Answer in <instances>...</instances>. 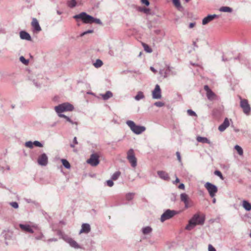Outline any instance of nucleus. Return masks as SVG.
Listing matches in <instances>:
<instances>
[{
    "mask_svg": "<svg viewBox=\"0 0 251 251\" xmlns=\"http://www.w3.org/2000/svg\"><path fill=\"white\" fill-rule=\"evenodd\" d=\"M20 60L25 65H27L29 61L27 59H25V58L23 56H21L20 57Z\"/></svg>",
    "mask_w": 251,
    "mask_h": 251,
    "instance_id": "58836bf2",
    "label": "nucleus"
},
{
    "mask_svg": "<svg viewBox=\"0 0 251 251\" xmlns=\"http://www.w3.org/2000/svg\"><path fill=\"white\" fill-rule=\"evenodd\" d=\"M213 17L214 19L216 18H218L219 17V15H216V14H213V15H211Z\"/></svg>",
    "mask_w": 251,
    "mask_h": 251,
    "instance_id": "338daca9",
    "label": "nucleus"
},
{
    "mask_svg": "<svg viewBox=\"0 0 251 251\" xmlns=\"http://www.w3.org/2000/svg\"><path fill=\"white\" fill-rule=\"evenodd\" d=\"M177 213V211L174 210L167 209L162 214L160 217L161 222L170 219Z\"/></svg>",
    "mask_w": 251,
    "mask_h": 251,
    "instance_id": "0eeeda50",
    "label": "nucleus"
},
{
    "mask_svg": "<svg viewBox=\"0 0 251 251\" xmlns=\"http://www.w3.org/2000/svg\"><path fill=\"white\" fill-rule=\"evenodd\" d=\"M210 17H209L208 15H207L206 17L204 18L202 20V24L203 25H205L207 24L208 23L211 22L210 19H209Z\"/></svg>",
    "mask_w": 251,
    "mask_h": 251,
    "instance_id": "72a5a7b5",
    "label": "nucleus"
},
{
    "mask_svg": "<svg viewBox=\"0 0 251 251\" xmlns=\"http://www.w3.org/2000/svg\"><path fill=\"white\" fill-rule=\"evenodd\" d=\"M154 105L157 107H161L164 105V103L161 101H156L154 103Z\"/></svg>",
    "mask_w": 251,
    "mask_h": 251,
    "instance_id": "a18cd8bd",
    "label": "nucleus"
},
{
    "mask_svg": "<svg viewBox=\"0 0 251 251\" xmlns=\"http://www.w3.org/2000/svg\"><path fill=\"white\" fill-rule=\"evenodd\" d=\"M100 95H101L102 99L104 100H107L109 99H110L113 97V94L110 91H107L104 94H100Z\"/></svg>",
    "mask_w": 251,
    "mask_h": 251,
    "instance_id": "412c9836",
    "label": "nucleus"
},
{
    "mask_svg": "<svg viewBox=\"0 0 251 251\" xmlns=\"http://www.w3.org/2000/svg\"><path fill=\"white\" fill-rule=\"evenodd\" d=\"M74 109V106L69 102H64L55 107V110L57 114L65 111H72Z\"/></svg>",
    "mask_w": 251,
    "mask_h": 251,
    "instance_id": "f03ea898",
    "label": "nucleus"
},
{
    "mask_svg": "<svg viewBox=\"0 0 251 251\" xmlns=\"http://www.w3.org/2000/svg\"><path fill=\"white\" fill-rule=\"evenodd\" d=\"M193 45L195 47L198 48V46L197 45L196 42L194 41L193 43Z\"/></svg>",
    "mask_w": 251,
    "mask_h": 251,
    "instance_id": "774afa93",
    "label": "nucleus"
},
{
    "mask_svg": "<svg viewBox=\"0 0 251 251\" xmlns=\"http://www.w3.org/2000/svg\"><path fill=\"white\" fill-rule=\"evenodd\" d=\"M208 251H216V250L211 244H209L208 245Z\"/></svg>",
    "mask_w": 251,
    "mask_h": 251,
    "instance_id": "864d4df0",
    "label": "nucleus"
},
{
    "mask_svg": "<svg viewBox=\"0 0 251 251\" xmlns=\"http://www.w3.org/2000/svg\"><path fill=\"white\" fill-rule=\"evenodd\" d=\"M206 96L208 99L211 100L213 99L215 96V94L211 90L210 91H208V92L206 93Z\"/></svg>",
    "mask_w": 251,
    "mask_h": 251,
    "instance_id": "c756f323",
    "label": "nucleus"
},
{
    "mask_svg": "<svg viewBox=\"0 0 251 251\" xmlns=\"http://www.w3.org/2000/svg\"><path fill=\"white\" fill-rule=\"evenodd\" d=\"M65 119L67 121H68L69 122H71V119L68 116H66V117L65 118Z\"/></svg>",
    "mask_w": 251,
    "mask_h": 251,
    "instance_id": "0e129e2a",
    "label": "nucleus"
},
{
    "mask_svg": "<svg viewBox=\"0 0 251 251\" xmlns=\"http://www.w3.org/2000/svg\"><path fill=\"white\" fill-rule=\"evenodd\" d=\"M126 123L130 127V129L136 134H140L146 130L145 126L136 125L132 121H127Z\"/></svg>",
    "mask_w": 251,
    "mask_h": 251,
    "instance_id": "7ed1b4c3",
    "label": "nucleus"
},
{
    "mask_svg": "<svg viewBox=\"0 0 251 251\" xmlns=\"http://www.w3.org/2000/svg\"><path fill=\"white\" fill-rule=\"evenodd\" d=\"M59 234H61V238L67 243H68L71 247L76 249H80V246L75 241L73 238L69 237L68 235L63 234L60 231Z\"/></svg>",
    "mask_w": 251,
    "mask_h": 251,
    "instance_id": "423d86ee",
    "label": "nucleus"
},
{
    "mask_svg": "<svg viewBox=\"0 0 251 251\" xmlns=\"http://www.w3.org/2000/svg\"><path fill=\"white\" fill-rule=\"evenodd\" d=\"M91 230L90 226L88 224H83L81 226L80 233H88Z\"/></svg>",
    "mask_w": 251,
    "mask_h": 251,
    "instance_id": "a211bd4d",
    "label": "nucleus"
},
{
    "mask_svg": "<svg viewBox=\"0 0 251 251\" xmlns=\"http://www.w3.org/2000/svg\"><path fill=\"white\" fill-rule=\"evenodd\" d=\"M187 113L189 116H197L196 113L191 109H188L187 110Z\"/></svg>",
    "mask_w": 251,
    "mask_h": 251,
    "instance_id": "c03bdc74",
    "label": "nucleus"
},
{
    "mask_svg": "<svg viewBox=\"0 0 251 251\" xmlns=\"http://www.w3.org/2000/svg\"><path fill=\"white\" fill-rule=\"evenodd\" d=\"M214 174L217 176H218L221 179H224V177H223V175L222 174V173L219 171V170H216L214 172Z\"/></svg>",
    "mask_w": 251,
    "mask_h": 251,
    "instance_id": "a19ab883",
    "label": "nucleus"
},
{
    "mask_svg": "<svg viewBox=\"0 0 251 251\" xmlns=\"http://www.w3.org/2000/svg\"><path fill=\"white\" fill-rule=\"evenodd\" d=\"M152 230L151 226H148L142 228V231L144 235H147L151 233Z\"/></svg>",
    "mask_w": 251,
    "mask_h": 251,
    "instance_id": "393cba45",
    "label": "nucleus"
},
{
    "mask_svg": "<svg viewBox=\"0 0 251 251\" xmlns=\"http://www.w3.org/2000/svg\"><path fill=\"white\" fill-rule=\"evenodd\" d=\"M197 141L198 142L207 143L210 145L211 144V141L208 138L204 137L198 136L197 137Z\"/></svg>",
    "mask_w": 251,
    "mask_h": 251,
    "instance_id": "aec40b11",
    "label": "nucleus"
},
{
    "mask_svg": "<svg viewBox=\"0 0 251 251\" xmlns=\"http://www.w3.org/2000/svg\"><path fill=\"white\" fill-rule=\"evenodd\" d=\"M229 126V120L226 118L225 119L224 122L219 126L218 129L221 132L224 131Z\"/></svg>",
    "mask_w": 251,
    "mask_h": 251,
    "instance_id": "dca6fc26",
    "label": "nucleus"
},
{
    "mask_svg": "<svg viewBox=\"0 0 251 251\" xmlns=\"http://www.w3.org/2000/svg\"><path fill=\"white\" fill-rule=\"evenodd\" d=\"M120 175H121L120 172H119V171L116 172L115 173H114L113 174L111 178L113 180H117L120 176Z\"/></svg>",
    "mask_w": 251,
    "mask_h": 251,
    "instance_id": "473e14b6",
    "label": "nucleus"
},
{
    "mask_svg": "<svg viewBox=\"0 0 251 251\" xmlns=\"http://www.w3.org/2000/svg\"><path fill=\"white\" fill-rule=\"evenodd\" d=\"M142 46L145 51L148 53H151L152 51V49L149 47V46L145 43H143Z\"/></svg>",
    "mask_w": 251,
    "mask_h": 251,
    "instance_id": "cd10ccee",
    "label": "nucleus"
},
{
    "mask_svg": "<svg viewBox=\"0 0 251 251\" xmlns=\"http://www.w3.org/2000/svg\"><path fill=\"white\" fill-rule=\"evenodd\" d=\"M181 201L183 202L185 204V207L188 208L190 207V205L189 204V197L185 193H182L180 195Z\"/></svg>",
    "mask_w": 251,
    "mask_h": 251,
    "instance_id": "4468645a",
    "label": "nucleus"
},
{
    "mask_svg": "<svg viewBox=\"0 0 251 251\" xmlns=\"http://www.w3.org/2000/svg\"><path fill=\"white\" fill-rule=\"evenodd\" d=\"M219 11L223 12H232L233 10L231 7L228 6H222L219 9Z\"/></svg>",
    "mask_w": 251,
    "mask_h": 251,
    "instance_id": "a878e982",
    "label": "nucleus"
},
{
    "mask_svg": "<svg viewBox=\"0 0 251 251\" xmlns=\"http://www.w3.org/2000/svg\"><path fill=\"white\" fill-rule=\"evenodd\" d=\"M57 241V238H50V239H48L47 242L48 243H50V242H56Z\"/></svg>",
    "mask_w": 251,
    "mask_h": 251,
    "instance_id": "5fc2aeb1",
    "label": "nucleus"
},
{
    "mask_svg": "<svg viewBox=\"0 0 251 251\" xmlns=\"http://www.w3.org/2000/svg\"><path fill=\"white\" fill-rule=\"evenodd\" d=\"M152 96L153 99H160L161 98V89L158 84L155 85L152 91Z\"/></svg>",
    "mask_w": 251,
    "mask_h": 251,
    "instance_id": "f8f14e48",
    "label": "nucleus"
},
{
    "mask_svg": "<svg viewBox=\"0 0 251 251\" xmlns=\"http://www.w3.org/2000/svg\"><path fill=\"white\" fill-rule=\"evenodd\" d=\"M172 68L171 67L168 66L167 69L165 71L160 70V74L163 76L164 77H166L168 76L169 72H170Z\"/></svg>",
    "mask_w": 251,
    "mask_h": 251,
    "instance_id": "5701e85b",
    "label": "nucleus"
},
{
    "mask_svg": "<svg viewBox=\"0 0 251 251\" xmlns=\"http://www.w3.org/2000/svg\"><path fill=\"white\" fill-rule=\"evenodd\" d=\"M61 162L62 163L64 167L66 169H70L71 168V165L70 163L65 159H62Z\"/></svg>",
    "mask_w": 251,
    "mask_h": 251,
    "instance_id": "bb28decb",
    "label": "nucleus"
},
{
    "mask_svg": "<svg viewBox=\"0 0 251 251\" xmlns=\"http://www.w3.org/2000/svg\"><path fill=\"white\" fill-rule=\"evenodd\" d=\"M68 6L70 8H74L76 5V1L75 0H71L68 1L67 3Z\"/></svg>",
    "mask_w": 251,
    "mask_h": 251,
    "instance_id": "c85d7f7f",
    "label": "nucleus"
},
{
    "mask_svg": "<svg viewBox=\"0 0 251 251\" xmlns=\"http://www.w3.org/2000/svg\"><path fill=\"white\" fill-rule=\"evenodd\" d=\"M20 37L22 40H25L27 41H31V37L30 35L25 31L22 30L20 32Z\"/></svg>",
    "mask_w": 251,
    "mask_h": 251,
    "instance_id": "2eb2a0df",
    "label": "nucleus"
},
{
    "mask_svg": "<svg viewBox=\"0 0 251 251\" xmlns=\"http://www.w3.org/2000/svg\"><path fill=\"white\" fill-rule=\"evenodd\" d=\"M234 149H235V150H236V151H237L238 153L240 155H243V149H242V148L240 146H239V145H236L234 147Z\"/></svg>",
    "mask_w": 251,
    "mask_h": 251,
    "instance_id": "2f4dec72",
    "label": "nucleus"
},
{
    "mask_svg": "<svg viewBox=\"0 0 251 251\" xmlns=\"http://www.w3.org/2000/svg\"><path fill=\"white\" fill-rule=\"evenodd\" d=\"M87 162L92 166H96L99 163V156L96 153H93L90 157L87 160Z\"/></svg>",
    "mask_w": 251,
    "mask_h": 251,
    "instance_id": "9d476101",
    "label": "nucleus"
},
{
    "mask_svg": "<svg viewBox=\"0 0 251 251\" xmlns=\"http://www.w3.org/2000/svg\"><path fill=\"white\" fill-rule=\"evenodd\" d=\"M196 25V23H190L189 25V27L190 28H192L193 27H194L195 26V25Z\"/></svg>",
    "mask_w": 251,
    "mask_h": 251,
    "instance_id": "13d9d810",
    "label": "nucleus"
},
{
    "mask_svg": "<svg viewBox=\"0 0 251 251\" xmlns=\"http://www.w3.org/2000/svg\"><path fill=\"white\" fill-rule=\"evenodd\" d=\"M107 185L109 187H112L114 185V183L112 180H108L106 181Z\"/></svg>",
    "mask_w": 251,
    "mask_h": 251,
    "instance_id": "8fccbe9b",
    "label": "nucleus"
},
{
    "mask_svg": "<svg viewBox=\"0 0 251 251\" xmlns=\"http://www.w3.org/2000/svg\"><path fill=\"white\" fill-rule=\"evenodd\" d=\"M31 25L33 28V31L36 32H39L42 29L39 24L38 20L36 18H33L31 22Z\"/></svg>",
    "mask_w": 251,
    "mask_h": 251,
    "instance_id": "ddd939ff",
    "label": "nucleus"
},
{
    "mask_svg": "<svg viewBox=\"0 0 251 251\" xmlns=\"http://www.w3.org/2000/svg\"><path fill=\"white\" fill-rule=\"evenodd\" d=\"M69 123H70L72 125H74V124H75L76 125V126L77 125L78 123L76 122H73L72 120H71V122H70Z\"/></svg>",
    "mask_w": 251,
    "mask_h": 251,
    "instance_id": "680f3d73",
    "label": "nucleus"
},
{
    "mask_svg": "<svg viewBox=\"0 0 251 251\" xmlns=\"http://www.w3.org/2000/svg\"><path fill=\"white\" fill-rule=\"evenodd\" d=\"M150 69L154 73L156 72V70L153 67H151Z\"/></svg>",
    "mask_w": 251,
    "mask_h": 251,
    "instance_id": "e2e57ef3",
    "label": "nucleus"
},
{
    "mask_svg": "<svg viewBox=\"0 0 251 251\" xmlns=\"http://www.w3.org/2000/svg\"><path fill=\"white\" fill-rule=\"evenodd\" d=\"M204 221L205 218L204 216H201L198 213L195 214L189 221L188 224L186 226L185 229L190 230L197 225H202Z\"/></svg>",
    "mask_w": 251,
    "mask_h": 251,
    "instance_id": "f257e3e1",
    "label": "nucleus"
},
{
    "mask_svg": "<svg viewBox=\"0 0 251 251\" xmlns=\"http://www.w3.org/2000/svg\"><path fill=\"white\" fill-rule=\"evenodd\" d=\"M33 146L34 145L36 147H43V144L38 141H35L33 142Z\"/></svg>",
    "mask_w": 251,
    "mask_h": 251,
    "instance_id": "37998d69",
    "label": "nucleus"
},
{
    "mask_svg": "<svg viewBox=\"0 0 251 251\" xmlns=\"http://www.w3.org/2000/svg\"><path fill=\"white\" fill-rule=\"evenodd\" d=\"M78 144V142L77 141V138L76 137H75L73 139V142L72 144H70V147L71 148H74L75 146V145Z\"/></svg>",
    "mask_w": 251,
    "mask_h": 251,
    "instance_id": "79ce46f5",
    "label": "nucleus"
},
{
    "mask_svg": "<svg viewBox=\"0 0 251 251\" xmlns=\"http://www.w3.org/2000/svg\"><path fill=\"white\" fill-rule=\"evenodd\" d=\"M157 174L159 177L163 180H168L169 179L168 174L164 171H159L157 172Z\"/></svg>",
    "mask_w": 251,
    "mask_h": 251,
    "instance_id": "6ab92c4d",
    "label": "nucleus"
},
{
    "mask_svg": "<svg viewBox=\"0 0 251 251\" xmlns=\"http://www.w3.org/2000/svg\"><path fill=\"white\" fill-rule=\"evenodd\" d=\"M178 188L180 189L184 190L185 189V185L183 183H180L178 186Z\"/></svg>",
    "mask_w": 251,
    "mask_h": 251,
    "instance_id": "6e6d98bb",
    "label": "nucleus"
},
{
    "mask_svg": "<svg viewBox=\"0 0 251 251\" xmlns=\"http://www.w3.org/2000/svg\"><path fill=\"white\" fill-rule=\"evenodd\" d=\"M240 106L243 109L245 114L249 115L251 112V107L248 103V101L246 99H241Z\"/></svg>",
    "mask_w": 251,
    "mask_h": 251,
    "instance_id": "1a4fd4ad",
    "label": "nucleus"
},
{
    "mask_svg": "<svg viewBox=\"0 0 251 251\" xmlns=\"http://www.w3.org/2000/svg\"><path fill=\"white\" fill-rule=\"evenodd\" d=\"M58 114V116L60 117H62V118H64L65 119V118L67 116H66L65 115L63 114H61V113H59V114Z\"/></svg>",
    "mask_w": 251,
    "mask_h": 251,
    "instance_id": "bf43d9fd",
    "label": "nucleus"
},
{
    "mask_svg": "<svg viewBox=\"0 0 251 251\" xmlns=\"http://www.w3.org/2000/svg\"><path fill=\"white\" fill-rule=\"evenodd\" d=\"M141 1L143 4H144L146 6H149L150 5L149 0H141Z\"/></svg>",
    "mask_w": 251,
    "mask_h": 251,
    "instance_id": "603ef678",
    "label": "nucleus"
},
{
    "mask_svg": "<svg viewBox=\"0 0 251 251\" xmlns=\"http://www.w3.org/2000/svg\"><path fill=\"white\" fill-rule=\"evenodd\" d=\"M145 98L143 92L142 91H139L137 92V95L135 96L134 99L135 100L139 101Z\"/></svg>",
    "mask_w": 251,
    "mask_h": 251,
    "instance_id": "b1692460",
    "label": "nucleus"
},
{
    "mask_svg": "<svg viewBox=\"0 0 251 251\" xmlns=\"http://www.w3.org/2000/svg\"><path fill=\"white\" fill-rule=\"evenodd\" d=\"M25 201L27 202V203H31L32 202V200L31 199H25Z\"/></svg>",
    "mask_w": 251,
    "mask_h": 251,
    "instance_id": "69168bd1",
    "label": "nucleus"
},
{
    "mask_svg": "<svg viewBox=\"0 0 251 251\" xmlns=\"http://www.w3.org/2000/svg\"><path fill=\"white\" fill-rule=\"evenodd\" d=\"M25 146L30 149H32L33 148V143L31 141L26 142L25 143Z\"/></svg>",
    "mask_w": 251,
    "mask_h": 251,
    "instance_id": "e433bc0d",
    "label": "nucleus"
},
{
    "mask_svg": "<svg viewBox=\"0 0 251 251\" xmlns=\"http://www.w3.org/2000/svg\"><path fill=\"white\" fill-rule=\"evenodd\" d=\"M242 206L246 210H251V203H250L248 201L244 200L243 201Z\"/></svg>",
    "mask_w": 251,
    "mask_h": 251,
    "instance_id": "4be33fe9",
    "label": "nucleus"
},
{
    "mask_svg": "<svg viewBox=\"0 0 251 251\" xmlns=\"http://www.w3.org/2000/svg\"><path fill=\"white\" fill-rule=\"evenodd\" d=\"M204 89L206 92V93L208 92V91H209L211 90V89L209 88V86L207 85L204 86Z\"/></svg>",
    "mask_w": 251,
    "mask_h": 251,
    "instance_id": "4d7b16f0",
    "label": "nucleus"
},
{
    "mask_svg": "<svg viewBox=\"0 0 251 251\" xmlns=\"http://www.w3.org/2000/svg\"><path fill=\"white\" fill-rule=\"evenodd\" d=\"M134 195V194L133 193H127L126 196V199L128 201H130L133 199Z\"/></svg>",
    "mask_w": 251,
    "mask_h": 251,
    "instance_id": "c9c22d12",
    "label": "nucleus"
},
{
    "mask_svg": "<svg viewBox=\"0 0 251 251\" xmlns=\"http://www.w3.org/2000/svg\"><path fill=\"white\" fill-rule=\"evenodd\" d=\"M204 186L207 190L210 196L212 198L214 197L218 191L217 187L216 185L208 182H206L204 184Z\"/></svg>",
    "mask_w": 251,
    "mask_h": 251,
    "instance_id": "6e6552de",
    "label": "nucleus"
},
{
    "mask_svg": "<svg viewBox=\"0 0 251 251\" xmlns=\"http://www.w3.org/2000/svg\"><path fill=\"white\" fill-rule=\"evenodd\" d=\"M138 10L140 12H143L146 14H148L150 12V9L144 7H139Z\"/></svg>",
    "mask_w": 251,
    "mask_h": 251,
    "instance_id": "f704fd0d",
    "label": "nucleus"
},
{
    "mask_svg": "<svg viewBox=\"0 0 251 251\" xmlns=\"http://www.w3.org/2000/svg\"><path fill=\"white\" fill-rule=\"evenodd\" d=\"M179 181H180L179 179L177 177H176V180L174 181V184H176V183H177L179 182Z\"/></svg>",
    "mask_w": 251,
    "mask_h": 251,
    "instance_id": "052dcab7",
    "label": "nucleus"
},
{
    "mask_svg": "<svg viewBox=\"0 0 251 251\" xmlns=\"http://www.w3.org/2000/svg\"><path fill=\"white\" fill-rule=\"evenodd\" d=\"M93 32H94L93 30H88L84 31V32H82L81 34H80V36L82 37L84 35H85L88 33H93Z\"/></svg>",
    "mask_w": 251,
    "mask_h": 251,
    "instance_id": "de8ad7c7",
    "label": "nucleus"
},
{
    "mask_svg": "<svg viewBox=\"0 0 251 251\" xmlns=\"http://www.w3.org/2000/svg\"><path fill=\"white\" fill-rule=\"evenodd\" d=\"M32 82L34 84V85L38 88H39L41 87V84L38 83L37 81H36L35 80H33Z\"/></svg>",
    "mask_w": 251,
    "mask_h": 251,
    "instance_id": "09e8293b",
    "label": "nucleus"
},
{
    "mask_svg": "<svg viewBox=\"0 0 251 251\" xmlns=\"http://www.w3.org/2000/svg\"><path fill=\"white\" fill-rule=\"evenodd\" d=\"M176 156H177V159L178 160V161L179 162L181 163V156H180V152H178V151H177L176 152Z\"/></svg>",
    "mask_w": 251,
    "mask_h": 251,
    "instance_id": "3c124183",
    "label": "nucleus"
},
{
    "mask_svg": "<svg viewBox=\"0 0 251 251\" xmlns=\"http://www.w3.org/2000/svg\"><path fill=\"white\" fill-rule=\"evenodd\" d=\"M73 18L76 20L81 19L85 24H92L93 16L87 14L85 12H82L79 14L75 15Z\"/></svg>",
    "mask_w": 251,
    "mask_h": 251,
    "instance_id": "20e7f679",
    "label": "nucleus"
},
{
    "mask_svg": "<svg viewBox=\"0 0 251 251\" xmlns=\"http://www.w3.org/2000/svg\"><path fill=\"white\" fill-rule=\"evenodd\" d=\"M96 23L97 24L100 25H102V23L101 22V21L100 20V19H97V18H95L93 17V19L92 20V23Z\"/></svg>",
    "mask_w": 251,
    "mask_h": 251,
    "instance_id": "4c0bfd02",
    "label": "nucleus"
},
{
    "mask_svg": "<svg viewBox=\"0 0 251 251\" xmlns=\"http://www.w3.org/2000/svg\"><path fill=\"white\" fill-rule=\"evenodd\" d=\"M126 158L133 168H135L137 165V160L135 157L134 150L130 149L127 152Z\"/></svg>",
    "mask_w": 251,
    "mask_h": 251,
    "instance_id": "39448f33",
    "label": "nucleus"
},
{
    "mask_svg": "<svg viewBox=\"0 0 251 251\" xmlns=\"http://www.w3.org/2000/svg\"><path fill=\"white\" fill-rule=\"evenodd\" d=\"M102 61L99 59H97L95 63H94V66L97 68L100 67L102 65Z\"/></svg>",
    "mask_w": 251,
    "mask_h": 251,
    "instance_id": "7c9ffc66",
    "label": "nucleus"
},
{
    "mask_svg": "<svg viewBox=\"0 0 251 251\" xmlns=\"http://www.w3.org/2000/svg\"><path fill=\"white\" fill-rule=\"evenodd\" d=\"M38 164L42 166H46L48 163V157L45 153H42L37 159Z\"/></svg>",
    "mask_w": 251,
    "mask_h": 251,
    "instance_id": "9b49d317",
    "label": "nucleus"
},
{
    "mask_svg": "<svg viewBox=\"0 0 251 251\" xmlns=\"http://www.w3.org/2000/svg\"><path fill=\"white\" fill-rule=\"evenodd\" d=\"M19 226L21 229L24 231H26L29 233H33V230L31 228L30 226L27 224H22L19 225Z\"/></svg>",
    "mask_w": 251,
    "mask_h": 251,
    "instance_id": "f3484780",
    "label": "nucleus"
},
{
    "mask_svg": "<svg viewBox=\"0 0 251 251\" xmlns=\"http://www.w3.org/2000/svg\"><path fill=\"white\" fill-rule=\"evenodd\" d=\"M173 2L176 7L179 8L181 7V4L179 0H173Z\"/></svg>",
    "mask_w": 251,
    "mask_h": 251,
    "instance_id": "ea45409f",
    "label": "nucleus"
},
{
    "mask_svg": "<svg viewBox=\"0 0 251 251\" xmlns=\"http://www.w3.org/2000/svg\"><path fill=\"white\" fill-rule=\"evenodd\" d=\"M10 205L13 208L17 209L19 207L18 203L16 201L11 202L10 203Z\"/></svg>",
    "mask_w": 251,
    "mask_h": 251,
    "instance_id": "49530a36",
    "label": "nucleus"
}]
</instances>
